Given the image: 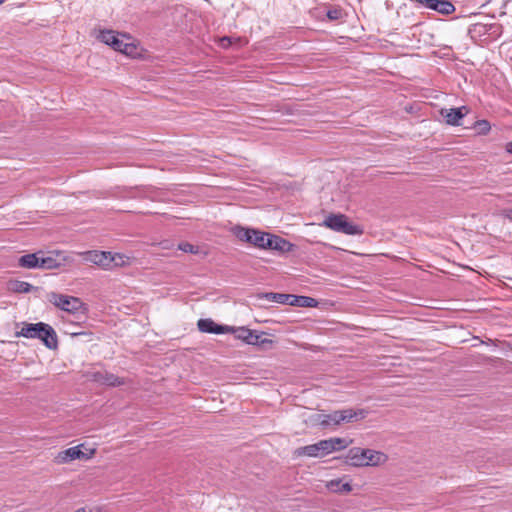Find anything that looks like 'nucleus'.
Returning <instances> with one entry per match:
<instances>
[{"instance_id":"obj_5","label":"nucleus","mask_w":512,"mask_h":512,"mask_svg":"<svg viewBox=\"0 0 512 512\" xmlns=\"http://www.w3.org/2000/svg\"><path fill=\"white\" fill-rule=\"evenodd\" d=\"M48 300L63 311L72 314H76L78 312L85 314V305L78 297L51 292L48 294Z\"/></svg>"},{"instance_id":"obj_8","label":"nucleus","mask_w":512,"mask_h":512,"mask_svg":"<svg viewBox=\"0 0 512 512\" xmlns=\"http://www.w3.org/2000/svg\"><path fill=\"white\" fill-rule=\"evenodd\" d=\"M109 254L110 252L106 251L91 250L81 252L80 256L86 263H92L101 267L102 269L109 270Z\"/></svg>"},{"instance_id":"obj_17","label":"nucleus","mask_w":512,"mask_h":512,"mask_svg":"<svg viewBox=\"0 0 512 512\" xmlns=\"http://www.w3.org/2000/svg\"><path fill=\"white\" fill-rule=\"evenodd\" d=\"M40 254L31 253L21 256L18 260L19 266L28 269L40 268Z\"/></svg>"},{"instance_id":"obj_9","label":"nucleus","mask_w":512,"mask_h":512,"mask_svg":"<svg viewBox=\"0 0 512 512\" xmlns=\"http://www.w3.org/2000/svg\"><path fill=\"white\" fill-rule=\"evenodd\" d=\"M469 109L466 106L458 108H442L440 110L441 116L445 119V122L451 126L461 125V120L468 114Z\"/></svg>"},{"instance_id":"obj_20","label":"nucleus","mask_w":512,"mask_h":512,"mask_svg":"<svg viewBox=\"0 0 512 512\" xmlns=\"http://www.w3.org/2000/svg\"><path fill=\"white\" fill-rule=\"evenodd\" d=\"M269 233L261 232L259 230L253 229L252 230V237L250 244H253L255 247L266 249V239L268 237Z\"/></svg>"},{"instance_id":"obj_18","label":"nucleus","mask_w":512,"mask_h":512,"mask_svg":"<svg viewBox=\"0 0 512 512\" xmlns=\"http://www.w3.org/2000/svg\"><path fill=\"white\" fill-rule=\"evenodd\" d=\"M7 289L13 293H29L35 289L30 283L20 280H10Z\"/></svg>"},{"instance_id":"obj_38","label":"nucleus","mask_w":512,"mask_h":512,"mask_svg":"<svg viewBox=\"0 0 512 512\" xmlns=\"http://www.w3.org/2000/svg\"><path fill=\"white\" fill-rule=\"evenodd\" d=\"M76 512H93L91 509L87 511L86 509H79Z\"/></svg>"},{"instance_id":"obj_35","label":"nucleus","mask_w":512,"mask_h":512,"mask_svg":"<svg viewBox=\"0 0 512 512\" xmlns=\"http://www.w3.org/2000/svg\"><path fill=\"white\" fill-rule=\"evenodd\" d=\"M505 216H506L510 221H512V208H511V209H508V210L505 212Z\"/></svg>"},{"instance_id":"obj_32","label":"nucleus","mask_w":512,"mask_h":512,"mask_svg":"<svg viewBox=\"0 0 512 512\" xmlns=\"http://www.w3.org/2000/svg\"><path fill=\"white\" fill-rule=\"evenodd\" d=\"M105 373H106V371H96V372L91 373L90 378H91V380L102 384L103 380H104Z\"/></svg>"},{"instance_id":"obj_24","label":"nucleus","mask_w":512,"mask_h":512,"mask_svg":"<svg viewBox=\"0 0 512 512\" xmlns=\"http://www.w3.org/2000/svg\"><path fill=\"white\" fill-rule=\"evenodd\" d=\"M124 383H125V381L123 378H120V377L116 376L115 374L106 371V373L104 374V380H103L102 384L111 386V387H116V386H121Z\"/></svg>"},{"instance_id":"obj_23","label":"nucleus","mask_w":512,"mask_h":512,"mask_svg":"<svg viewBox=\"0 0 512 512\" xmlns=\"http://www.w3.org/2000/svg\"><path fill=\"white\" fill-rule=\"evenodd\" d=\"M252 230L253 229L250 228L235 226L233 228V233L239 240L250 243L252 237Z\"/></svg>"},{"instance_id":"obj_4","label":"nucleus","mask_w":512,"mask_h":512,"mask_svg":"<svg viewBox=\"0 0 512 512\" xmlns=\"http://www.w3.org/2000/svg\"><path fill=\"white\" fill-rule=\"evenodd\" d=\"M230 333H233L236 339L241 340L248 345L260 346L263 349L271 348L273 345V340L265 338L264 332H258L246 327H232Z\"/></svg>"},{"instance_id":"obj_15","label":"nucleus","mask_w":512,"mask_h":512,"mask_svg":"<svg viewBox=\"0 0 512 512\" xmlns=\"http://www.w3.org/2000/svg\"><path fill=\"white\" fill-rule=\"evenodd\" d=\"M428 9L437 11L442 15H450L455 12V6L448 0H431Z\"/></svg>"},{"instance_id":"obj_37","label":"nucleus","mask_w":512,"mask_h":512,"mask_svg":"<svg viewBox=\"0 0 512 512\" xmlns=\"http://www.w3.org/2000/svg\"><path fill=\"white\" fill-rule=\"evenodd\" d=\"M87 333L85 332H75V333H72V336H78V335H86Z\"/></svg>"},{"instance_id":"obj_3","label":"nucleus","mask_w":512,"mask_h":512,"mask_svg":"<svg viewBox=\"0 0 512 512\" xmlns=\"http://www.w3.org/2000/svg\"><path fill=\"white\" fill-rule=\"evenodd\" d=\"M323 226L346 235H361L363 230L360 226L348 221L343 214H330L322 223Z\"/></svg>"},{"instance_id":"obj_6","label":"nucleus","mask_w":512,"mask_h":512,"mask_svg":"<svg viewBox=\"0 0 512 512\" xmlns=\"http://www.w3.org/2000/svg\"><path fill=\"white\" fill-rule=\"evenodd\" d=\"M330 444L325 440H320L319 442L303 447H299L295 450L294 455L297 457L307 456V457H324L330 454Z\"/></svg>"},{"instance_id":"obj_36","label":"nucleus","mask_w":512,"mask_h":512,"mask_svg":"<svg viewBox=\"0 0 512 512\" xmlns=\"http://www.w3.org/2000/svg\"><path fill=\"white\" fill-rule=\"evenodd\" d=\"M506 150L512 154V141L507 144Z\"/></svg>"},{"instance_id":"obj_21","label":"nucleus","mask_w":512,"mask_h":512,"mask_svg":"<svg viewBox=\"0 0 512 512\" xmlns=\"http://www.w3.org/2000/svg\"><path fill=\"white\" fill-rule=\"evenodd\" d=\"M326 442L330 444L329 450L331 453L334 451L345 449L349 445V442L346 439L340 437L326 439Z\"/></svg>"},{"instance_id":"obj_7","label":"nucleus","mask_w":512,"mask_h":512,"mask_svg":"<svg viewBox=\"0 0 512 512\" xmlns=\"http://www.w3.org/2000/svg\"><path fill=\"white\" fill-rule=\"evenodd\" d=\"M81 447L82 445H79L60 451L55 457V462L57 464H66L76 459H90L95 451L90 450V453L86 454L81 450Z\"/></svg>"},{"instance_id":"obj_14","label":"nucleus","mask_w":512,"mask_h":512,"mask_svg":"<svg viewBox=\"0 0 512 512\" xmlns=\"http://www.w3.org/2000/svg\"><path fill=\"white\" fill-rule=\"evenodd\" d=\"M44 323H25L20 331L16 332L17 337L35 339L40 331H43Z\"/></svg>"},{"instance_id":"obj_29","label":"nucleus","mask_w":512,"mask_h":512,"mask_svg":"<svg viewBox=\"0 0 512 512\" xmlns=\"http://www.w3.org/2000/svg\"><path fill=\"white\" fill-rule=\"evenodd\" d=\"M178 248H179V250L186 252V253L196 254L198 252V247H196L188 242L180 243L178 245Z\"/></svg>"},{"instance_id":"obj_2","label":"nucleus","mask_w":512,"mask_h":512,"mask_svg":"<svg viewBox=\"0 0 512 512\" xmlns=\"http://www.w3.org/2000/svg\"><path fill=\"white\" fill-rule=\"evenodd\" d=\"M95 37L100 42L125 55H132L136 51V46L133 43L124 42L123 38L130 39L126 34H120L109 29H100L96 32Z\"/></svg>"},{"instance_id":"obj_33","label":"nucleus","mask_w":512,"mask_h":512,"mask_svg":"<svg viewBox=\"0 0 512 512\" xmlns=\"http://www.w3.org/2000/svg\"><path fill=\"white\" fill-rule=\"evenodd\" d=\"M230 44H231V40H230V38H228V37H223V38L221 39V45H222L223 47H228Z\"/></svg>"},{"instance_id":"obj_39","label":"nucleus","mask_w":512,"mask_h":512,"mask_svg":"<svg viewBox=\"0 0 512 512\" xmlns=\"http://www.w3.org/2000/svg\"><path fill=\"white\" fill-rule=\"evenodd\" d=\"M6 0H0V5L3 4Z\"/></svg>"},{"instance_id":"obj_12","label":"nucleus","mask_w":512,"mask_h":512,"mask_svg":"<svg viewBox=\"0 0 512 512\" xmlns=\"http://www.w3.org/2000/svg\"><path fill=\"white\" fill-rule=\"evenodd\" d=\"M266 239V249L276 250L280 252H289L293 245L284 238L272 234H268Z\"/></svg>"},{"instance_id":"obj_22","label":"nucleus","mask_w":512,"mask_h":512,"mask_svg":"<svg viewBox=\"0 0 512 512\" xmlns=\"http://www.w3.org/2000/svg\"><path fill=\"white\" fill-rule=\"evenodd\" d=\"M294 298V306L298 307H317L318 301L315 298L308 296H297Z\"/></svg>"},{"instance_id":"obj_1","label":"nucleus","mask_w":512,"mask_h":512,"mask_svg":"<svg viewBox=\"0 0 512 512\" xmlns=\"http://www.w3.org/2000/svg\"><path fill=\"white\" fill-rule=\"evenodd\" d=\"M347 463L351 466H379L388 460V456L380 451L355 447L347 454Z\"/></svg>"},{"instance_id":"obj_31","label":"nucleus","mask_w":512,"mask_h":512,"mask_svg":"<svg viewBox=\"0 0 512 512\" xmlns=\"http://www.w3.org/2000/svg\"><path fill=\"white\" fill-rule=\"evenodd\" d=\"M476 128L478 129L479 133L487 134L490 131L491 126L488 121L480 120L476 122Z\"/></svg>"},{"instance_id":"obj_26","label":"nucleus","mask_w":512,"mask_h":512,"mask_svg":"<svg viewBox=\"0 0 512 512\" xmlns=\"http://www.w3.org/2000/svg\"><path fill=\"white\" fill-rule=\"evenodd\" d=\"M60 266V263L53 256L44 257L40 255V268L54 269Z\"/></svg>"},{"instance_id":"obj_10","label":"nucleus","mask_w":512,"mask_h":512,"mask_svg":"<svg viewBox=\"0 0 512 512\" xmlns=\"http://www.w3.org/2000/svg\"><path fill=\"white\" fill-rule=\"evenodd\" d=\"M197 327H198L199 331L202 333H210V334H217V335L230 333V330H232V327L217 324L210 318L198 320Z\"/></svg>"},{"instance_id":"obj_25","label":"nucleus","mask_w":512,"mask_h":512,"mask_svg":"<svg viewBox=\"0 0 512 512\" xmlns=\"http://www.w3.org/2000/svg\"><path fill=\"white\" fill-rule=\"evenodd\" d=\"M261 298H264L269 302H275V303H279V304L286 303V300L290 299L284 293H273V292L265 293L261 296Z\"/></svg>"},{"instance_id":"obj_19","label":"nucleus","mask_w":512,"mask_h":512,"mask_svg":"<svg viewBox=\"0 0 512 512\" xmlns=\"http://www.w3.org/2000/svg\"><path fill=\"white\" fill-rule=\"evenodd\" d=\"M130 264V257L120 254V253H111L109 254V269L115 267H124Z\"/></svg>"},{"instance_id":"obj_16","label":"nucleus","mask_w":512,"mask_h":512,"mask_svg":"<svg viewBox=\"0 0 512 512\" xmlns=\"http://www.w3.org/2000/svg\"><path fill=\"white\" fill-rule=\"evenodd\" d=\"M326 488L333 493H349L352 486L349 482H343L342 479H332L326 483Z\"/></svg>"},{"instance_id":"obj_28","label":"nucleus","mask_w":512,"mask_h":512,"mask_svg":"<svg viewBox=\"0 0 512 512\" xmlns=\"http://www.w3.org/2000/svg\"><path fill=\"white\" fill-rule=\"evenodd\" d=\"M311 422L315 425H320L322 427H327V421L324 418V413H317L311 416Z\"/></svg>"},{"instance_id":"obj_34","label":"nucleus","mask_w":512,"mask_h":512,"mask_svg":"<svg viewBox=\"0 0 512 512\" xmlns=\"http://www.w3.org/2000/svg\"><path fill=\"white\" fill-rule=\"evenodd\" d=\"M286 296H288L290 299H287L285 304L294 306V298L293 297H297V296L292 295V294H286Z\"/></svg>"},{"instance_id":"obj_11","label":"nucleus","mask_w":512,"mask_h":512,"mask_svg":"<svg viewBox=\"0 0 512 512\" xmlns=\"http://www.w3.org/2000/svg\"><path fill=\"white\" fill-rule=\"evenodd\" d=\"M35 339L41 340L43 344L51 350H55L58 347L57 334L55 330L46 323H44L43 331H40Z\"/></svg>"},{"instance_id":"obj_13","label":"nucleus","mask_w":512,"mask_h":512,"mask_svg":"<svg viewBox=\"0 0 512 512\" xmlns=\"http://www.w3.org/2000/svg\"><path fill=\"white\" fill-rule=\"evenodd\" d=\"M338 416L339 425L341 423H350L354 420L364 419L368 412L364 409H344V410H336Z\"/></svg>"},{"instance_id":"obj_27","label":"nucleus","mask_w":512,"mask_h":512,"mask_svg":"<svg viewBox=\"0 0 512 512\" xmlns=\"http://www.w3.org/2000/svg\"><path fill=\"white\" fill-rule=\"evenodd\" d=\"M329 20H338L342 17L343 11L339 7L331 8L326 13Z\"/></svg>"},{"instance_id":"obj_30","label":"nucleus","mask_w":512,"mask_h":512,"mask_svg":"<svg viewBox=\"0 0 512 512\" xmlns=\"http://www.w3.org/2000/svg\"><path fill=\"white\" fill-rule=\"evenodd\" d=\"M324 418L327 421V427H329V426H338L339 425L338 416H337V412L336 411H333L330 414H324Z\"/></svg>"}]
</instances>
